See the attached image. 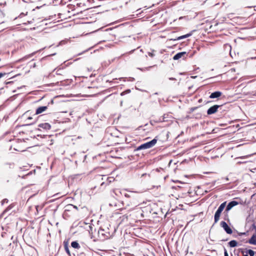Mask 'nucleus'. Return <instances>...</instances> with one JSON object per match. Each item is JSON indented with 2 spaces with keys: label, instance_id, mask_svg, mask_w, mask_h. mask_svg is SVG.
I'll use <instances>...</instances> for the list:
<instances>
[{
  "label": "nucleus",
  "instance_id": "f257e3e1",
  "mask_svg": "<svg viewBox=\"0 0 256 256\" xmlns=\"http://www.w3.org/2000/svg\"><path fill=\"white\" fill-rule=\"evenodd\" d=\"M60 98V96H55L52 100H51L50 103L52 104L55 103L58 107V110L60 112L66 113L68 112L69 108L68 106V104L64 102H61L58 99Z\"/></svg>",
  "mask_w": 256,
  "mask_h": 256
},
{
  "label": "nucleus",
  "instance_id": "f03ea898",
  "mask_svg": "<svg viewBox=\"0 0 256 256\" xmlns=\"http://www.w3.org/2000/svg\"><path fill=\"white\" fill-rule=\"evenodd\" d=\"M138 205V202H136V200L132 198L131 199L128 198H126L123 201L124 208L128 209V210H133Z\"/></svg>",
  "mask_w": 256,
  "mask_h": 256
},
{
  "label": "nucleus",
  "instance_id": "7ed1b4c3",
  "mask_svg": "<svg viewBox=\"0 0 256 256\" xmlns=\"http://www.w3.org/2000/svg\"><path fill=\"white\" fill-rule=\"evenodd\" d=\"M157 140L153 139L152 140L141 144L137 148V150H145L153 147L156 143Z\"/></svg>",
  "mask_w": 256,
  "mask_h": 256
},
{
  "label": "nucleus",
  "instance_id": "20e7f679",
  "mask_svg": "<svg viewBox=\"0 0 256 256\" xmlns=\"http://www.w3.org/2000/svg\"><path fill=\"white\" fill-rule=\"evenodd\" d=\"M24 142L22 141L19 142L18 140H17V143L14 144L12 146V148L16 151L22 152L24 150L25 148L22 146Z\"/></svg>",
  "mask_w": 256,
  "mask_h": 256
},
{
  "label": "nucleus",
  "instance_id": "39448f33",
  "mask_svg": "<svg viewBox=\"0 0 256 256\" xmlns=\"http://www.w3.org/2000/svg\"><path fill=\"white\" fill-rule=\"evenodd\" d=\"M60 15V13H58L57 16H56V14H53V13H52L50 15H49V20H51L50 22H49V24H51L52 22H58L62 20Z\"/></svg>",
  "mask_w": 256,
  "mask_h": 256
},
{
  "label": "nucleus",
  "instance_id": "423d86ee",
  "mask_svg": "<svg viewBox=\"0 0 256 256\" xmlns=\"http://www.w3.org/2000/svg\"><path fill=\"white\" fill-rule=\"evenodd\" d=\"M222 106L220 105H214L211 107H210L207 110V114L208 115L212 114H215L216 112L218 111V109L220 108V110H222Z\"/></svg>",
  "mask_w": 256,
  "mask_h": 256
},
{
  "label": "nucleus",
  "instance_id": "0eeeda50",
  "mask_svg": "<svg viewBox=\"0 0 256 256\" xmlns=\"http://www.w3.org/2000/svg\"><path fill=\"white\" fill-rule=\"evenodd\" d=\"M220 225L227 234H232V228L228 226L226 222L222 221L220 222Z\"/></svg>",
  "mask_w": 256,
  "mask_h": 256
},
{
  "label": "nucleus",
  "instance_id": "6e6552de",
  "mask_svg": "<svg viewBox=\"0 0 256 256\" xmlns=\"http://www.w3.org/2000/svg\"><path fill=\"white\" fill-rule=\"evenodd\" d=\"M187 56L186 52H180L176 54L173 58L174 60H178L180 58H186Z\"/></svg>",
  "mask_w": 256,
  "mask_h": 256
},
{
  "label": "nucleus",
  "instance_id": "1a4fd4ad",
  "mask_svg": "<svg viewBox=\"0 0 256 256\" xmlns=\"http://www.w3.org/2000/svg\"><path fill=\"white\" fill-rule=\"evenodd\" d=\"M44 122H40L38 124V127L40 130H44L48 128V122H46V120Z\"/></svg>",
  "mask_w": 256,
  "mask_h": 256
},
{
  "label": "nucleus",
  "instance_id": "9d476101",
  "mask_svg": "<svg viewBox=\"0 0 256 256\" xmlns=\"http://www.w3.org/2000/svg\"><path fill=\"white\" fill-rule=\"evenodd\" d=\"M238 202L234 200L230 202L228 204V206H226V211L227 212H228L232 207L238 205Z\"/></svg>",
  "mask_w": 256,
  "mask_h": 256
},
{
  "label": "nucleus",
  "instance_id": "9b49d317",
  "mask_svg": "<svg viewBox=\"0 0 256 256\" xmlns=\"http://www.w3.org/2000/svg\"><path fill=\"white\" fill-rule=\"evenodd\" d=\"M114 178L113 177H108L106 182H104L101 184L102 186H106L112 182H114Z\"/></svg>",
  "mask_w": 256,
  "mask_h": 256
},
{
  "label": "nucleus",
  "instance_id": "f8f14e48",
  "mask_svg": "<svg viewBox=\"0 0 256 256\" xmlns=\"http://www.w3.org/2000/svg\"><path fill=\"white\" fill-rule=\"evenodd\" d=\"M48 109L47 106H42L37 108L36 112V114H40L45 112Z\"/></svg>",
  "mask_w": 256,
  "mask_h": 256
},
{
  "label": "nucleus",
  "instance_id": "ddd939ff",
  "mask_svg": "<svg viewBox=\"0 0 256 256\" xmlns=\"http://www.w3.org/2000/svg\"><path fill=\"white\" fill-rule=\"evenodd\" d=\"M222 95V92L219 91L212 92L210 96V98H216L220 97Z\"/></svg>",
  "mask_w": 256,
  "mask_h": 256
},
{
  "label": "nucleus",
  "instance_id": "4468645a",
  "mask_svg": "<svg viewBox=\"0 0 256 256\" xmlns=\"http://www.w3.org/2000/svg\"><path fill=\"white\" fill-rule=\"evenodd\" d=\"M64 248L66 252V253L69 256H70V251L68 248V240H64Z\"/></svg>",
  "mask_w": 256,
  "mask_h": 256
},
{
  "label": "nucleus",
  "instance_id": "2eb2a0df",
  "mask_svg": "<svg viewBox=\"0 0 256 256\" xmlns=\"http://www.w3.org/2000/svg\"><path fill=\"white\" fill-rule=\"evenodd\" d=\"M221 213L222 212L218 210L216 211L214 216L215 223H216L219 220Z\"/></svg>",
  "mask_w": 256,
  "mask_h": 256
},
{
  "label": "nucleus",
  "instance_id": "dca6fc26",
  "mask_svg": "<svg viewBox=\"0 0 256 256\" xmlns=\"http://www.w3.org/2000/svg\"><path fill=\"white\" fill-rule=\"evenodd\" d=\"M248 242L250 244L256 245V232L248 240Z\"/></svg>",
  "mask_w": 256,
  "mask_h": 256
},
{
  "label": "nucleus",
  "instance_id": "f3484780",
  "mask_svg": "<svg viewBox=\"0 0 256 256\" xmlns=\"http://www.w3.org/2000/svg\"><path fill=\"white\" fill-rule=\"evenodd\" d=\"M192 33L190 32V33L186 34L185 35H183V36H178L176 38L174 39L173 40H181V39H183V38H187L190 36H192Z\"/></svg>",
  "mask_w": 256,
  "mask_h": 256
},
{
  "label": "nucleus",
  "instance_id": "a211bd4d",
  "mask_svg": "<svg viewBox=\"0 0 256 256\" xmlns=\"http://www.w3.org/2000/svg\"><path fill=\"white\" fill-rule=\"evenodd\" d=\"M230 247H235L238 246V242L235 240H232L228 242Z\"/></svg>",
  "mask_w": 256,
  "mask_h": 256
},
{
  "label": "nucleus",
  "instance_id": "6ab92c4d",
  "mask_svg": "<svg viewBox=\"0 0 256 256\" xmlns=\"http://www.w3.org/2000/svg\"><path fill=\"white\" fill-rule=\"evenodd\" d=\"M71 246L74 248L78 249L80 248L79 244L76 241L72 242L71 244Z\"/></svg>",
  "mask_w": 256,
  "mask_h": 256
},
{
  "label": "nucleus",
  "instance_id": "aec40b11",
  "mask_svg": "<svg viewBox=\"0 0 256 256\" xmlns=\"http://www.w3.org/2000/svg\"><path fill=\"white\" fill-rule=\"evenodd\" d=\"M226 206V202L222 203L217 210L222 212Z\"/></svg>",
  "mask_w": 256,
  "mask_h": 256
},
{
  "label": "nucleus",
  "instance_id": "412c9836",
  "mask_svg": "<svg viewBox=\"0 0 256 256\" xmlns=\"http://www.w3.org/2000/svg\"><path fill=\"white\" fill-rule=\"evenodd\" d=\"M247 254H248L250 256H254L255 252L252 250H248L246 252Z\"/></svg>",
  "mask_w": 256,
  "mask_h": 256
},
{
  "label": "nucleus",
  "instance_id": "4be33fe9",
  "mask_svg": "<svg viewBox=\"0 0 256 256\" xmlns=\"http://www.w3.org/2000/svg\"><path fill=\"white\" fill-rule=\"evenodd\" d=\"M8 74L5 72H0V79L4 76H5Z\"/></svg>",
  "mask_w": 256,
  "mask_h": 256
},
{
  "label": "nucleus",
  "instance_id": "5701e85b",
  "mask_svg": "<svg viewBox=\"0 0 256 256\" xmlns=\"http://www.w3.org/2000/svg\"><path fill=\"white\" fill-rule=\"evenodd\" d=\"M12 205H10L8 206L6 208L4 211L3 214L7 212L8 210L12 209Z\"/></svg>",
  "mask_w": 256,
  "mask_h": 256
},
{
  "label": "nucleus",
  "instance_id": "b1692460",
  "mask_svg": "<svg viewBox=\"0 0 256 256\" xmlns=\"http://www.w3.org/2000/svg\"><path fill=\"white\" fill-rule=\"evenodd\" d=\"M148 54L150 57H153L154 56V54L152 52H149Z\"/></svg>",
  "mask_w": 256,
  "mask_h": 256
},
{
  "label": "nucleus",
  "instance_id": "393cba45",
  "mask_svg": "<svg viewBox=\"0 0 256 256\" xmlns=\"http://www.w3.org/2000/svg\"><path fill=\"white\" fill-rule=\"evenodd\" d=\"M8 200L6 199V198H5V199H4L2 200V204H4V203H8Z\"/></svg>",
  "mask_w": 256,
  "mask_h": 256
},
{
  "label": "nucleus",
  "instance_id": "a878e982",
  "mask_svg": "<svg viewBox=\"0 0 256 256\" xmlns=\"http://www.w3.org/2000/svg\"><path fill=\"white\" fill-rule=\"evenodd\" d=\"M224 256H228L227 250L226 249L224 250Z\"/></svg>",
  "mask_w": 256,
  "mask_h": 256
},
{
  "label": "nucleus",
  "instance_id": "bb28decb",
  "mask_svg": "<svg viewBox=\"0 0 256 256\" xmlns=\"http://www.w3.org/2000/svg\"><path fill=\"white\" fill-rule=\"evenodd\" d=\"M43 116L42 115V116H40L38 117V120H41V118H42Z\"/></svg>",
  "mask_w": 256,
  "mask_h": 256
},
{
  "label": "nucleus",
  "instance_id": "cd10ccee",
  "mask_svg": "<svg viewBox=\"0 0 256 256\" xmlns=\"http://www.w3.org/2000/svg\"><path fill=\"white\" fill-rule=\"evenodd\" d=\"M54 76L53 74H49V77H50V78H52L54 77Z\"/></svg>",
  "mask_w": 256,
  "mask_h": 256
},
{
  "label": "nucleus",
  "instance_id": "c85d7f7f",
  "mask_svg": "<svg viewBox=\"0 0 256 256\" xmlns=\"http://www.w3.org/2000/svg\"><path fill=\"white\" fill-rule=\"evenodd\" d=\"M56 54V52H55V53H54V54H53V53L50 54H49V56H54V55H55Z\"/></svg>",
  "mask_w": 256,
  "mask_h": 256
},
{
  "label": "nucleus",
  "instance_id": "c756f323",
  "mask_svg": "<svg viewBox=\"0 0 256 256\" xmlns=\"http://www.w3.org/2000/svg\"><path fill=\"white\" fill-rule=\"evenodd\" d=\"M242 253L243 254V256H248L247 254H244V251H242Z\"/></svg>",
  "mask_w": 256,
  "mask_h": 256
},
{
  "label": "nucleus",
  "instance_id": "7c9ffc66",
  "mask_svg": "<svg viewBox=\"0 0 256 256\" xmlns=\"http://www.w3.org/2000/svg\"><path fill=\"white\" fill-rule=\"evenodd\" d=\"M32 119V118L30 116H28L27 118V120H30Z\"/></svg>",
  "mask_w": 256,
  "mask_h": 256
},
{
  "label": "nucleus",
  "instance_id": "2f4dec72",
  "mask_svg": "<svg viewBox=\"0 0 256 256\" xmlns=\"http://www.w3.org/2000/svg\"><path fill=\"white\" fill-rule=\"evenodd\" d=\"M146 130V128H142L140 127V130Z\"/></svg>",
  "mask_w": 256,
  "mask_h": 256
},
{
  "label": "nucleus",
  "instance_id": "473e14b6",
  "mask_svg": "<svg viewBox=\"0 0 256 256\" xmlns=\"http://www.w3.org/2000/svg\"><path fill=\"white\" fill-rule=\"evenodd\" d=\"M54 82H51L50 84H48V86H50L51 85L53 84Z\"/></svg>",
  "mask_w": 256,
  "mask_h": 256
},
{
  "label": "nucleus",
  "instance_id": "72a5a7b5",
  "mask_svg": "<svg viewBox=\"0 0 256 256\" xmlns=\"http://www.w3.org/2000/svg\"><path fill=\"white\" fill-rule=\"evenodd\" d=\"M70 206H73L74 208H77V207L76 206H74L73 205H70Z\"/></svg>",
  "mask_w": 256,
  "mask_h": 256
},
{
  "label": "nucleus",
  "instance_id": "f704fd0d",
  "mask_svg": "<svg viewBox=\"0 0 256 256\" xmlns=\"http://www.w3.org/2000/svg\"><path fill=\"white\" fill-rule=\"evenodd\" d=\"M59 82H60L59 80H57L56 82H55V83H56V84H58V83Z\"/></svg>",
  "mask_w": 256,
  "mask_h": 256
},
{
  "label": "nucleus",
  "instance_id": "c9c22d12",
  "mask_svg": "<svg viewBox=\"0 0 256 256\" xmlns=\"http://www.w3.org/2000/svg\"><path fill=\"white\" fill-rule=\"evenodd\" d=\"M52 48V45L49 46V48Z\"/></svg>",
  "mask_w": 256,
  "mask_h": 256
},
{
  "label": "nucleus",
  "instance_id": "e433bc0d",
  "mask_svg": "<svg viewBox=\"0 0 256 256\" xmlns=\"http://www.w3.org/2000/svg\"><path fill=\"white\" fill-rule=\"evenodd\" d=\"M2 15L3 16H4V14L2 12Z\"/></svg>",
  "mask_w": 256,
  "mask_h": 256
},
{
  "label": "nucleus",
  "instance_id": "4c0bfd02",
  "mask_svg": "<svg viewBox=\"0 0 256 256\" xmlns=\"http://www.w3.org/2000/svg\"><path fill=\"white\" fill-rule=\"evenodd\" d=\"M33 122H30V123H29V124H32Z\"/></svg>",
  "mask_w": 256,
  "mask_h": 256
},
{
  "label": "nucleus",
  "instance_id": "58836bf2",
  "mask_svg": "<svg viewBox=\"0 0 256 256\" xmlns=\"http://www.w3.org/2000/svg\"><path fill=\"white\" fill-rule=\"evenodd\" d=\"M52 26H48V28H52Z\"/></svg>",
  "mask_w": 256,
  "mask_h": 256
},
{
  "label": "nucleus",
  "instance_id": "ea45409f",
  "mask_svg": "<svg viewBox=\"0 0 256 256\" xmlns=\"http://www.w3.org/2000/svg\"><path fill=\"white\" fill-rule=\"evenodd\" d=\"M52 26H48V28H52Z\"/></svg>",
  "mask_w": 256,
  "mask_h": 256
},
{
  "label": "nucleus",
  "instance_id": "a19ab883",
  "mask_svg": "<svg viewBox=\"0 0 256 256\" xmlns=\"http://www.w3.org/2000/svg\"><path fill=\"white\" fill-rule=\"evenodd\" d=\"M48 127H49V128H50V124H49V126H48Z\"/></svg>",
  "mask_w": 256,
  "mask_h": 256
}]
</instances>
